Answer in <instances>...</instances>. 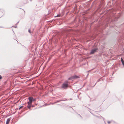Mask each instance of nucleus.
Masks as SVG:
<instances>
[{
  "label": "nucleus",
  "mask_w": 124,
  "mask_h": 124,
  "mask_svg": "<svg viewBox=\"0 0 124 124\" xmlns=\"http://www.w3.org/2000/svg\"><path fill=\"white\" fill-rule=\"evenodd\" d=\"M69 80H73L74 79L73 76H72L68 78Z\"/></svg>",
  "instance_id": "obj_5"
},
{
  "label": "nucleus",
  "mask_w": 124,
  "mask_h": 124,
  "mask_svg": "<svg viewBox=\"0 0 124 124\" xmlns=\"http://www.w3.org/2000/svg\"><path fill=\"white\" fill-rule=\"evenodd\" d=\"M97 50V48H95L93 49H92L90 53L91 54H93L95 52H96Z\"/></svg>",
  "instance_id": "obj_2"
},
{
  "label": "nucleus",
  "mask_w": 124,
  "mask_h": 124,
  "mask_svg": "<svg viewBox=\"0 0 124 124\" xmlns=\"http://www.w3.org/2000/svg\"><path fill=\"white\" fill-rule=\"evenodd\" d=\"M68 81L67 82V83L65 84L64 83L62 85V87L63 88H65L66 87H67L68 86Z\"/></svg>",
  "instance_id": "obj_3"
},
{
  "label": "nucleus",
  "mask_w": 124,
  "mask_h": 124,
  "mask_svg": "<svg viewBox=\"0 0 124 124\" xmlns=\"http://www.w3.org/2000/svg\"><path fill=\"white\" fill-rule=\"evenodd\" d=\"M60 16V15H58L57 16H55V17H59Z\"/></svg>",
  "instance_id": "obj_8"
},
{
  "label": "nucleus",
  "mask_w": 124,
  "mask_h": 124,
  "mask_svg": "<svg viewBox=\"0 0 124 124\" xmlns=\"http://www.w3.org/2000/svg\"><path fill=\"white\" fill-rule=\"evenodd\" d=\"M121 61L122 64L124 65V61L123 59H122V58H121Z\"/></svg>",
  "instance_id": "obj_7"
},
{
  "label": "nucleus",
  "mask_w": 124,
  "mask_h": 124,
  "mask_svg": "<svg viewBox=\"0 0 124 124\" xmlns=\"http://www.w3.org/2000/svg\"><path fill=\"white\" fill-rule=\"evenodd\" d=\"M73 77H74V79H76L77 78H79V76H76V75H75V76H73Z\"/></svg>",
  "instance_id": "obj_6"
},
{
  "label": "nucleus",
  "mask_w": 124,
  "mask_h": 124,
  "mask_svg": "<svg viewBox=\"0 0 124 124\" xmlns=\"http://www.w3.org/2000/svg\"><path fill=\"white\" fill-rule=\"evenodd\" d=\"M10 118H8L7 119L6 124H9V123L10 121Z\"/></svg>",
  "instance_id": "obj_4"
},
{
  "label": "nucleus",
  "mask_w": 124,
  "mask_h": 124,
  "mask_svg": "<svg viewBox=\"0 0 124 124\" xmlns=\"http://www.w3.org/2000/svg\"><path fill=\"white\" fill-rule=\"evenodd\" d=\"M29 100V101L28 102V105L27 106V107L30 109L32 103L33 101H34L33 98L32 97H30L28 98Z\"/></svg>",
  "instance_id": "obj_1"
},
{
  "label": "nucleus",
  "mask_w": 124,
  "mask_h": 124,
  "mask_svg": "<svg viewBox=\"0 0 124 124\" xmlns=\"http://www.w3.org/2000/svg\"><path fill=\"white\" fill-rule=\"evenodd\" d=\"M110 122H108V124H109L110 123Z\"/></svg>",
  "instance_id": "obj_12"
},
{
  "label": "nucleus",
  "mask_w": 124,
  "mask_h": 124,
  "mask_svg": "<svg viewBox=\"0 0 124 124\" xmlns=\"http://www.w3.org/2000/svg\"><path fill=\"white\" fill-rule=\"evenodd\" d=\"M28 32L29 33H31V30L30 29L28 30Z\"/></svg>",
  "instance_id": "obj_10"
},
{
  "label": "nucleus",
  "mask_w": 124,
  "mask_h": 124,
  "mask_svg": "<svg viewBox=\"0 0 124 124\" xmlns=\"http://www.w3.org/2000/svg\"><path fill=\"white\" fill-rule=\"evenodd\" d=\"M23 106H22L20 107L19 108V109H21L23 107Z\"/></svg>",
  "instance_id": "obj_9"
},
{
  "label": "nucleus",
  "mask_w": 124,
  "mask_h": 124,
  "mask_svg": "<svg viewBox=\"0 0 124 124\" xmlns=\"http://www.w3.org/2000/svg\"><path fill=\"white\" fill-rule=\"evenodd\" d=\"M31 0V1L32 0Z\"/></svg>",
  "instance_id": "obj_13"
},
{
  "label": "nucleus",
  "mask_w": 124,
  "mask_h": 124,
  "mask_svg": "<svg viewBox=\"0 0 124 124\" xmlns=\"http://www.w3.org/2000/svg\"><path fill=\"white\" fill-rule=\"evenodd\" d=\"M2 78V77L1 75H0V79H1Z\"/></svg>",
  "instance_id": "obj_11"
}]
</instances>
